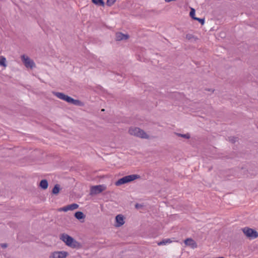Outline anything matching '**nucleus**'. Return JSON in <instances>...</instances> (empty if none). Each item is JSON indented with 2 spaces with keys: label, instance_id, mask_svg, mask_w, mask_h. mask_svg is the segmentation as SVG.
Wrapping results in <instances>:
<instances>
[{
  "label": "nucleus",
  "instance_id": "nucleus-29",
  "mask_svg": "<svg viewBox=\"0 0 258 258\" xmlns=\"http://www.w3.org/2000/svg\"><path fill=\"white\" fill-rule=\"evenodd\" d=\"M102 111H104V109H102Z\"/></svg>",
  "mask_w": 258,
  "mask_h": 258
},
{
  "label": "nucleus",
  "instance_id": "nucleus-11",
  "mask_svg": "<svg viewBox=\"0 0 258 258\" xmlns=\"http://www.w3.org/2000/svg\"><path fill=\"white\" fill-rule=\"evenodd\" d=\"M128 182H129V175H126L116 181L115 184L116 186H119Z\"/></svg>",
  "mask_w": 258,
  "mask_h": 258
},
{
  "label": "nucleus",
  "instance_id": "nucleus-27",
  "mask_svg": "<svg viewBox=\"0 0 258 258\" xmlns=\"http://www.w3.org/2000/svg\"><path fill=\"white\" fill-rule=\"evenodd\" d=\"M164 240H165V242H166V243H170L171 242V241L170 240V239H164Z\"/></svg>",
  "mask_w": 258,
  "mask_h": 258
},
{
  "label": "nucleus",
  "instance_id": "nucleus-28",
  "mask_svg": "<svg viewBox=\"0 0 258 258\" xmlns=\"http://www.w3.org/2000/svg\"><path fill=\"white\" fill-rule=\"evenodd\" d=\"M165 244H166V242H165L164 240H163L162 241H161L160 243H158L159 245Z\"/></svg>",
  "mask_w": 258,
  "mask_h": 258
},
{
  "label": "nucleus",
  "instance_id": "nucleus-17",
  "mask_svg": "<svg viewBox=\"0 0 258 258\" xmlns=\"http://www.w3.org/2000/svg\"><path fill=\"white\" fill-rule=\"evenodd\" d=\"M6 58L3 56H0V66L6 67Z\"/></svg>",
  "mask_w": 258,
  "mask_h": 258
},
{
  "label": "nucleus",
  "instance_id": "nucleus-14",
  "mask_svg": "<svg viewBox=\"0 0 258 258\" xmlns=\"http://www.w3.org/2000/svg\"><path fill=\"white\" fill-rule=\"evenodd\" d=\"M75 217L78 220H81L85 218V215L82 212L78 211L75 213Z\"/></svg>",
  "mask_w": 258,
  "mask_h": 258
},
{
  "label": "nucleus",
  "instance_id": "nucleus-10",
  "mask_svg": "<svg viewBox=\"0 0 258 258\" xmlns=\"http://www.w3.org/2000/svg\"><path fill=\"white\" fill-rule=\"evenodd\" d=\"M129 38V35L127 34H123L121 32H116L115 33V40L121 41L123 40H127Z\"/></svg>",
  "mask_w": 258,
  "mask_h": 258
},
{
  "label": "nucleus",
  "instance_id": "nucleus-19",
  "mask_svg": "<svg viewBox=\"0 0 258 258\" xmlns=\"http://www.w3.org/2000/svg\"><path fill=\"white\" fill-rule=\"evenodd\" d=\"M176 134L178 137H182V138H185L187 139H189L190 137V135L188 133L186 134H179V133H176Z\"/></svg>",
  "mask_w": 258,
  "mask_h": 258
},
{
  "label": "nucleus",
  "instance_id": "nucleus-16",
  "mask_svg": "<svg viewBox=\"0 0 258 258\" xmlns=\"http://www.w3.org/2000/svg\"><path fill=\"white\" fill-rule=\"evenodd\" d=\"M92 2L98 6L104 7L105 3L103 0H92Z\"/></svg>",
  "mask_w": 258,
  "mask_h": 258
},
{
  "label": "nucleus",
  "instance_id": "nucleus-9",
  "mask_svg": "<svg viewBox=\"0 0 258 258\" xmlns=\"http://www.w3.org/2000/svg\"><path fill=\"white\" fill-rule=\"evenodd\" d=\"M124 218L123 215L119 214L115 217V224L116 227H119L122 226L124 223Z\"/></svg>",
  "mask_w": 258,
  "mask_h": 258
},
{
  "label": "nucleus",
  "instance_id": "nucleus-26",
  "mask_svg": "<svg viewBox=\"0 0 258 258\" xmlns=\"http://www.w3.org/2000/svg\"><path fill=\"white\" fill-rule=\"evenodd\" d=\"M1 247H2V248H6V247L8 246V245H7V243H2V244H1Z\"/></svg>",
  "mask_w": 258,
  "mask_h": 258
},
{
  "label": "nucleus",
  "instance_id": "nucleus-15",
  "mask_svg": "<svg viewBox=\"0 0 258 258\" xmlns=\"http://www.w3.org/2000/svg\"><path fill=\"white\" fill-rule=\"evenodd\" d=\"M60 190V186L59 184H56L54 185L52 189V194L55 195H57Z\"/></svg>",
  "mask_w": 258,
  "mask_h": 258
},
{
  "label": "nucleus",
  "instance_id": "nucleus-6",
  "mask_svg": "<svg viewBox=\"0 0 258 258\" xmlns=\"http://www.w3.org/2000/svg\"><path fill=\"white\" fill-rule=\"evenodd\" d=\"M21 58L23 62L27 68L32 69L35 67V64L34 61L28 56L23 55H22Z\"/></svg>",
  "mask_w": 258,
  "mask_h": 258
},
{
  "label": "nucleus",
  "instance_id": "nucleus-13",
  "mask_svg": "<svg viewBox=\"0 0 258 258\" xmlns=\"http://www.w3.org/2000/svg\"><path fill=\"white\" fill-rule=\"evenodd\" d=\"M39 186L43 189H46L48 186V181L46 179H42L40 181Z\"/></svg>",
  "mask_w": 258,
  "mask_h": 258
},
{
  "label": "nucleus",
  "instance_id": "nucleus-2",
  "mask_svg": "<svg viewBox=\"0 0 258 258\" xmlns=\"http://www.w3.org/2000/svg\"><path fill=\"white\" fill-rule=\"evenodd\" d=\"M53 94L56 96L57 98L62 99L63 100L66 101V102L73 104L74 105L79 106H83L84 104L82 102L79 100H75L73 99V98L65 95L64 94L60 92H53Z\"/></svg>",
  "mask_w": 258,
  "mask_h": 258
},
{
  "label": "nucleus",
  "instance_id": "nucleus-4",
  "mask_svg": "<svg viewBox=\"0 0 258 258\" xmlns=\"http://www.w3.org/2000/svg\"><path fill=\"white\" fill-rule=\"evenodd\" d=\"M242 231L249 239H255L258 237V232L253 229L245 227L242 229Z\"/></svg>",
  "mask_w": 258,
  "mask_h": 258
},
{
  "label": "nucleus",
  "instance_id": "nucleus-25",
  "mask_svg": "<svg viewBox=\"0 0 258 258\" xmlns=\"http://www.w3.org/2000/svg\"><path fill=\"white\" fill-rule=\"evenodd\" d=\"M194 37V36L190 34H187L186 35V38L188 40H190Z\"/></svg>",
  "mask_w": 258,
  "mask_h": 258
},
{
  "label": "nucleus",
  "instance_id": "nucleus-1",
  "mask_svg": "<svg viewBox=\"0 0 258 258\" xmlns=\"http://www.w3.org/2000/svg\"><path fill=\"white\" fill-rule=\"evenodd\" d=\"M59 238L65 244L72 248H79L81 247V244L77 241L74 238L66 233L60 235Z\"/></svg>",
  "mask_w": 258,
  "mask_h": 258
},
{
  "label": "nucleus",
  "instance_id": "nucleus-20",
  "mask_svg": "<svg viewBox=\"0 0 258 258\" xmlns=\"http://www.w3.org/2000/svg\"><path fill=\"white\" fill-rule=\"evenodd\" d=\"M227 140L228 141L234 144L237 141V138L235 137H229Z\"/></svg>",
  "mask_w": 258,
  "mask_h": 258
},
{
  "label": "nucleus",
  "instance_id": "nucleus-12",
  "mask_svg": "<svg viewBox=\"0 0 258 258\" xmlns=\"http://www.w3.org/2000/svg\"><path fill=\"white\" fill-rule=\"evenodd\" d=\"M184 243L186 245L190 246L194 248L197 247V244L196 242L191 238H187L184 240Z\"/></svg>",
  "mask_w": 258,
  "mask_h": 258
},
{
  "label": "nucleus",
  "instance_id": "nucleus-7",
  "mask_svg": "<svg viewBox=\"0 0 258 258\" xmlns=\"http://www.w3.org/2000/svg\"><path fill=\"white\" fill-rule=\"evenodd\" d=\"M68 253L66 251H54L49 256V258H66Z\"/></svg>",
  "mask_w": 258,
  "mask_h": 258
},
{
  "label": "nucleus",
  "instance_id": "nucleus-5",
  "mask_svg": "<svg viewBox=\"0 0 258 258\" xmlns=\"http://www.w3.org/2000/svg\"><path fill=\"white\" fill-rule=\"evenodd\" d=\"M106 186L104 185H97L92 186L90 189V195H97L106 189Z\"/></svg>",
  "mask_w": 258,
  "mask_h": 258
},
{
  "label": "nucleus",
  "instance_id": "nucleus-23",
  "mask_svg": "<svg viewBox=\"0 0 258 258\" xmlns=\"http://www.w3.org/2000/svg\"><path fill=\"white\" fill-rule=\"evenodd\" d=\"M115 2V0H107L106 5L107 6L110 7L113 5Z\"/></svg>",
  "mask_w": 258,
  "mask_h": 258
},
{
  "label": "nucleus",
  "instance_id": "nucleus-18",
  "mask_svg": "<svg viewBox=\"0 0 258 258\" xmlns=\"http://www.w3.org/2000/svg\"><path fill=\"white\" fill-rule=\"evenodd\" d=\"M141 178V176L138 174H132L130 175V182L133 181L137 179Z\"/></svg>",
  "mask_w": 258,
  "mask_h": 258
},
{
  "label": "nucleus",
  "instance_id": "nucleus-3",
  "mask_svg": "<svg viewBox=\"0 0 258 258\" xmlns=\"http://www.w3.org/2000/svg\"><path fill=\"white\" fill-rule=\"evenodd\" d=\"M130 134L142 139H149V136L143 130L138 127L130 128Z\"/></svg>",
  "mask_w": 258,
  "mask_h": 258
},
{
  "label": "nucleus",
  "instance_id": "nucleus-8",
  "mask_svg": "<svg viewBox=\"0 0 258 258\" xmlns=\"http://www.w3.org/2000/svg\"><path fill=\"white\" fill-rule=\"evenodd\" d=\"M78 207H79V205L77 204L74 203V204L67 205L62 208H61L58 209V211H59L67 212L68 211H73L75 209H77L78 208Z\"/></svg>",
  "mask_w": 258,
  "mask_h": 258
},
{
  "label": "nucleus",
  "instance_id": "nucleus-24",
  "mask_svg": "<svg viewBox=\"0 0 258 258\" xmlns=\"http://www.w3.org/2000/svg\"><path fill=\"white\" fill-rule=\"evenodd\" d=\"M135 207L136 209L139 210V209H142L144 207V205L137 203L135 204Z\"/></svg>",
  "mask_w": 258,
  "mask_h": 258
},
{
  "label": "nucleus",
  "instance_id": "nucleus-21",
  "mask_svg": "<svg viewBox=\"0 0 258 258\" xmlns=\"http://www.w3.org/2000/svg\"><path fill=\"white\" fill-rule=\"evenodd\" d=\"M195 10L194 8H191L190 11L189 12L190 17L194 19V18H196L195 16Z\"/></svg>",
  "mask_w": 258,
  "mask_h": 258
},
{
  "label": "nucleus",
  "instance_id": "nucleus-22",
  "mask_svg": "<svg viewBox=\"0 0 258 258\" xmlns=\"http://www.w3.org/2000/svg\"><path fill=\"white\" fill-rule=\"evenodd\" d=\"M194 20L198 21L202 25H204L205 23V19L204 18H194Z\"/></svg>",
  "mask_w": 258,
  "mask_h": 258
}]
</instances>
